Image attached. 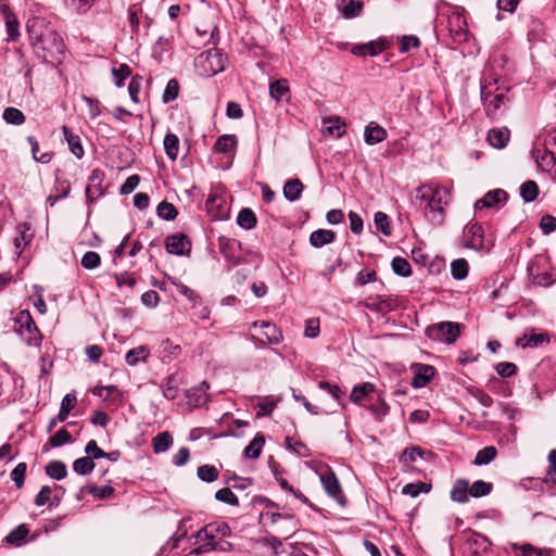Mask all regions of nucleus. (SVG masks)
<instances>
[{"label": "nucleus", "instance_id": "nucleus-17", "mask_svg": "<svg viewBox=\"0 0 556 556\" xmlns=\"http://www.w3.org/2000/svg\"><path fill=\"white\" fill-rule=\"evenodd\" d=\"M104 178V173L99 169L94 168L90 176L89 181L90 184L86 187V199L88 202H92L96 198L100 197L102 194V187L101 184Z\"/></svg>", "mask_w": 556, "mask_h": 556}, {"label": "nucleus", "instance_id": "nucleus-46", "mask_svg": "<svg viewBox=\"0 0 556 556\" xmlns=\"http://www.w3.org/2000/svg\"><path fill=\"white\" fill-rule=\"evenodd\" d=\"M431 489L430 484L425 482L407 483L402 489V494L410 497H417L421 493H428Z\"/></svg>", "mask_w": 556, "mask_h": 556}, {"label": "nucleus", "instance_id": "nucleus-51", "mask_svg": "<svg viewBox=\"0 0 556 556\" xmlns=\"http://www.w3.org/2000/svg\"><path fill=\"white\" fill-rule=\"evenodd\" d=\"M366 408L374 415L377 420H382V418L386 417L390 410L389 405L380 397L377 399L375 403L366 406Z\"/></svg>", "mask_w": 556, "mask_h": 556}, {"label": "nucleus", "instance_id": "nucleus-36", "mask_svg": "<svg viewBox=\"0 0 556 556\" xmlns=\"http://www.w3.org/2000/svg\"><path fill=\"white\" fill-rule=\"evenodd\" d=\"M257 219L255 213L251 208L240 210L237 216V224L247 230H251L256 226Z\"/></svg>", "mask_w": 556, "mask_h": 556}, {"label": "nucleus", "instance_id": "nucleus-27", "mask_svg": "<svg viewBox=\"0 0 556 556\" xmlns=\"http://www.w3.org/2000/svg\"><path fill=\"white\" fill-rule=\"evenodd\" d=\"M336 239V233L328 229H317L309 236V243L314 248H323L324 245L331 243Z\"/></svg>", "mask_w": 556, "mask_h": 556}, {"label": "nucleus", "instance_id": "nucleus-50", "mask_svg": "<svg viewBox=\"0 0 556 556\" xmlns=\"http://www.w3.org/2000/svg\"><path fill=\"white\" fill-rule=\"evenodd\" d=\"M288 92L289 86L286 79L276 80L269 86V96L276 101H280Z\"/></svg>", "mask_w": 556, "mask_h": 556}, {"label": "nucleus", "instance_id": "nucleus-62", "mask_svg": "<svg viewBox=\"0 0 556 556\" xmlns=\"http://www.w3.org/2000/svg\"><path fill=\"white\" fill-rule=\"evenodd\" d=\"M49 442L52 447H60L66 443L72 442V437L66 429L62 428L50 438Z\"/></svg>", "mask_w": 556, "mask_h": 556}, {"label": "nucleus", "instance_id": "nucleus-6", "mask_svg": "<svg viewBox=\"0 0 556 556\" xmlns=\"http://www.w3.org/2000/svg\"><path fill=\"white\" fill-rule=\"evenodd\" d=\"M201 58L206 76H214L225 70L226 58L217 49L207 50Z\"/></svg>", "mask_w": 556, "mask_h": 556}, {"label": "nucleus", "instance_id": "nucleus-25", "mask_svg": "<svg viewBox=\"0 0 556 556\" xmlns=\"http://www.w3.org/2000/svg\"><path fill=\"white\" fill-rule=\"evenodd\" d=\"M304 186L300 179H289L283 186V197L289 202H295L301 198Z\"/></svg>", "mask_w": 556, "mask_h": 556}, {"label": "nucleus", "instance_id": "nucleus-64", "mask_svg": "<svg viewBox=\"0 0 556 556\" xmlns=\"http://www.w3.org/2000/svg\"><path fill=\"white\" fill-rule=\"evenodd\" d=\"M539 227L543 235L547 236L556 230V217L549 214H545L541 217Z\"/></svg>", "mask_w": 556, "mask_h": 556}, {"label": "nucleus", "instance_id": "nucleus-2", "mask_svg": "<svg viewBox=\"0 0 556 556\" xmlns=\"http://www.w3.org/2000/svg\"><path fill=\"white\" fill-rule=\"evenodd\" d=\"M497 80L486 83V78L481 81V101L488 115H493L507 101L508 97L498 87H495Z\"/></svg>", "mask_w": 556, "mask_h": 556}, {"label": "nucleus", "instance_id": "nucleus-9", "mask_svg": "<svg viewBox=\"0 0 556 556\" xmlns=\"http://www.w3.org/2000/svg\"><path fill=\"white\" fill-rule=\"evenodd\" d=\"M34 48L36 50H41L49 55H53L62 52L63 41L61 36L51 27L50 30H46V35Z\"/></svg>", "mask_w": 556, "mask_h": 556}, {"label": "nucleus", "instance_id": "nucleus-13", "mask_svg": "<svg viewBox=\"0 0 556 556\" xmlns=\"http://www.w3.org/2000/svg\"><path fill=\"white\" fill-rule=\"evenodd\" d=\"M464 233L466 237L465 245L467 248L477 251L483 249L484 230L480 224L475 223L467 225L464 229Z\"/></svg>", "mask_w": 556, "mask_h": 556}, {"label": "nucleus", "instance_id": "nucleus-45", "mask_svg": "<svg viewBox=\"0 0 556 556\" xmlns=\"http://www.w3.org/2000/svg\"><path fill=\"white\" fill-rule=\"evenodd\" d=\"M326 123L330 124L326 127L327 134L337 138H341L345 134L346 125L340 117H329Z\"/></svg>", "mask_w": 556, "mask_h": 556}, {"label": "nucleus", "instance_id": "nucleus-14", "mask_svg": "<svg viewBox=\"0 0 556 556\" xmlns=\"http://www.w3.org/2000/svg\"><path fill=\"white\" fill-rule=\"evenodd\" d=\"M252 327H260L263 329V336L265 337L266 341H261V346H263L265 343L279 344L282 341V333L275 324L264 320H255L252 323Z\"/></svg>", "mask_w": 556, "mask_h": 556}, {"label": "nucleus", "instance_id": "nucleus-60", "mask_svg": "<svg viewBox=\"0 0 556 556\" xmlns=\"http://www.w3.org/2000/svg\"><path fill=\"white\" fill-rule=\"evenodd\" d=\"M101 263L99 253L93 251L86 252L81 257V266L85 269L91 270L97 268Z\"/></svg>", "mask_w": 556, "mask_h": 556}, {"label": "nucleus", "instance_id": "nucleus-39", "mask_svg": "<svg viewBox=\"0 0 556 556\" xmlns=\"http://www.w3.org/2000/svg\"><path fill=\"white\" fill-rule=\"evenodd\" d=\"M237 146V138L233 135H223L220 136L215 144L214 149L218 153H228L232 151Z\"/></svg>", "mask_w": 556, "mask_h": 556}, {"label": "nucleus", "instance_id": "nucleus-61", "mask_svg": "<svg viewBox=\"0 0 556 556\" xmlns=\"http://www.w3.org/2000/svg\"><path fill=\"white\" fill-rule=\"evenodd\" d=\"M548 468L544 481L546 483L556 484V448L548 454Z\"/></svg>", "mask_w": 556, "mask_h": 556}, {"label": "nucleus", "instance_id": "nucleus-54", "mask_svg": "<svg viewBox=\"0 0 556 556\" xmlns=\"http://www.w3.org/2000/svg\"><path fill=\"white\" fill-rule=\"evenodd\" d=\"M198 478L203 482H214L218 478V470L212 465H202L197 470Z\"/></svg>", "mask_w": 556, "mask_h": 556}, {"label": "nucleus", "instance_id": "nucleus-23", "mask_svg": "<svg viewBox=\"0 0 556 556\" xmlns=\"http://www.w3.org/2000/svg\"><path fill=\"white\" fill-rule=\"evenodd\" d=\"M533 156L538 165L544 169L552 170L556 166V151L545 148L541 153L539 148L534 149Z\"/></svg>", "mask_w": 556, "mask_h": 556}, {"label": "nucleus", "instance_id": "nucleus-8", "mask_svg": "<svg viewBox=\"0 0 556 556\" xmlns=\"http://www.w3.org/2000/svg\"><path fill=\"white\" fill-rule=\"evenodd\" d=\"M165 249L169 254L178 256L189 255L191 241L185 233H175L166 238Z\"/></svg>", "mask_w": 556, "mask_h": 556}, {"label": "nucleus", "instance_id": "nucleus-40", "mask_svg": "<svg viewBox=\"0 0 556 556\" xmlns=\"http://www.w3.org/2000/svg\"><path fill=\"white\" fill-rule=\"evenodd\" d=\"M497 455V450L494 446H485L478 451L473 464L476 466H483L490 464L492 460L495 459Z\"/></svg>", "mask_w": 556, "mask_h": 556}, {"label": "nucleus", "instance_id": "nucleus-12", "mask_svg": "<svg viewBox=\"0 0 556 556\" xmlns=\"http://www.w3.org/2000/svg\"><path fill=\"white\" fill-rule=\"evenodd\" d=\"M410 369L414 371V377L410 384L415 389L426 387L435 374L434 367L427 364L416 363L410 366Z\"/></svg>", "mask_w": 556, "mask_h": 556}, {"label": "nucleus", "instance_id": "nucleus-31", "mask_svg": "<svg viewBox=\"0 0 556 556\" xmlns=\"http://www.w3.org/2000/svg\"><path fill=\"white\" fill-rule=\"evenodd\" d=\"M233 547L232 543L225 540H207L206 543L193 549V553H204L208 551L229 552Z\"/></svg>", "mask_w": 556, "mask_h": 556}, {"label": "nucleus", "instance_id": "nucleus-34", "mask_svg": "<svg viewBox=\"0 0 556 556\" xmlns=\"http://www.w3.org/2000/svg\"><path fill=\"white\" fill-rule=\"evenodd\" d=\"M164 151L170 161H175L179 152V139L175 134L168 132L163 140Z\"/></svg>", "mask_w": 556, "mask_h": 556}, {"label": "nucleus", "instance_id": "nucleus-30", "mask_svg": "<svg viewBox=\"0 0 556 556\" xmlns=\"http://www.w3.org/2000/svg\"><path fill=\"white\" fill-rule=\"evenodd\" d=\"M344 1L345 0H336V5L344 18H354L361 14L363 10V3L361 1L350 0L344 7H341Z\"/></svg>", "mask_w": 556, "mask_h": 556}, {"label": "nucleus", "instance_id": "nucleus-26", "mask_svg": "<svg viewBox=\"0 0 556 556\" xmlns=\"http://www.w3.org/2000/svg\"><path fill=\"white\" fill-rule=\"evenodd\" d=\"M486 139L492 147L502 149L509 140V130L506 127L491 129Z\"/></svg>", "mask_w": 556, "mask_h": 556}, {"label": "nucleus", "instance_id": "nucleus-5", "mask_svg": "<svg viewBox=\"0 0 556 556\" xmlns=\"http://www.w3.org/2000/svg\"><path fill=\"white\" fill-rule=\"evenodd\" d=\"M219 253L224 256L227 267L233 268L243 262L241 242L233 238L220 237L218 239Z\"/></svg>", "mask_w": 556, "mask_h": 556}, {"label": "nucleus", "instance_id": "nucleus-38", "mask_svg": "<svg viewBox=\"0 0 556 556\" xmlns=\"http://www.w3.org/2000/svg\"><path fill=\"white\" fill-rule=\"evenodd\" d=\"M539 195V187L538 184L533 180H527L521 184L520 186V197L521 199L527 202H533L536 200Z\"/></svg>", "mask_w": 556, "mask_h": 556}, {"label": "nucleus", "instance_id": "nucleus-33", "mask_svg": "<svg viewBox=\"0 0 556 556\" xmlns=\"http://www.w3.org/2000/svg\"><path fill=\"white\" fill-rule=\"evenodd\" d=\"M46 475H48L51 479L62 480L67 476L66 465L62 460H51L46 467Z\"/></svg>", "mask_w": 556, "mask_h": 556}, {"label": "nucleus", "instance_id": "nucleus-19", "mask_svg": "<svg viewBox=\"0 0 556 556\" xmlns=\"http://www.w3.org/2000/svg\"><path fill=\"white\" fill-rule=\"evenodd\" d=\"M511 551L520 556H555L556 553L553 548H539L530 543H513Z\"/></svg>", "mask_w": 556, "mask_h": 556}, {"label": "nucleus", "instance_id": "nucleus-1", "mask_svg": "<svg viewBox=\"0 0 556 556\" xmlns=\"http://www.w3.org/2000/svg\"><path fill=\"white\" fill-rule=\"evenodd\" d=\"M450 192L435 184H425L415 189L413 204L422 210L426 218L433 225L444 220V207L447 205Z\"/></svg>", "mask_w": 556, "mask_h": 556}, {"label": "nucleus", "instance_id": "nucleus-15", "mask_svg": "<svg viewBox=\"0 0 556 556\" xmlns=\"http://www.w3.org/2000/svg\"><path fill=\"white\" fill-rule=\"evenodd\" d=\"M508 198V193L503 189H494L488 191L481 199L475 203V208H491L501 202H505Z\"/></svg>", "mask_w": 556, "mask_h": 556}, {"label": "nucleus", "instance_id": "nucleus-35", "mask_svg": "<svg viewBox=\"0 0 556 556\" xmlns=\"http://www.w3.org/2000/svg\"><path fill=\"white\" fill-rule=\"evenodd\" d=\"M173 445V437L169 432L164 431L156 434L152 440L154 453H164Z\"/></svg>", "mask_w": 556, "mask_h": 556}, {"label": "nucleus", "instance_id": "nucleus-56", "mask_svg": "<svg viewBox=\"0 0 556 556\" xmlns=\"http://www.w3.org/2000/svg\"><path fill=\"white\" fill-rule=\"evenodd\" d=\"M390 47L389 40L386 38H380L378 40H372L366 43V52L367 55L376 56L382 51L387 50Z\"/></svg>", "mask_w": 556, "mask_h": 556}, {"label": "nucleus", "instance_id": "nucleus-24", "mask_svg": "<svg viewBox=\"0 0 556 556\" xmlns=\"http://www.w3.org/2000/svg\"><path fill=\"white\" fill-rule=\"evenodd\" d=\"M29 529L26 525L22 523L12 529L5 536V542L10 545L20 547L27 542Z\"/></svg>", "mask_w": 556, "mask_h": 556}, {"label": "nucleus", "instance_id": "nucleus-48", "mask_svg": "<svg viewBox=\"0 0 556 556\" xmlns=\"http://www.w3.org/2000/svg\"><path fill=\"white\" fill-rule=\"evenodd\" d=\"M156 211L159 217L167 222L174 220L178 215V211L175 205L167 201H162L159 203Z\"/></svg>", "mask_w": 556, "mask_h": 556}, {"label": "nucleus", "instance_id": "nucleus-3", "mask_svg": "<svg viewBox=\"0 0 556 556\" xmlns=\"http://www.w3.org/2000/svg\"><path fill=\"white\" fill-rule=\"evenodd\" d=\"M15 331L27 345H39L41 337L28 311H21L15 318Z\"/></svg>", "mask_w": 556, "mask_h": 556}, {"label": "nucleus", "instance_id": "nucleus-20", "mask_svg": "<svg viewBox=\"0 0 556 556\" xmlns=\"http://www.w3.org/2000/svg\"><path fill=\"white\" fill-rule=\"evenodd\" d=\"M387 130L376 122L368 123L364 129V141L368 146L382 142L387 139Z\"/></svg>", "mask_w": 556, "mask_h": 556}, {"label": "nucleus", "instance_id": "nucleus-43", "mask_svg": "<svg viewBox=\"0 0 556 556\" xmlns=\"http://www.w3.org/2000/svg\"><path fill=\"white\" fill-rule=\"evenodd\" d=\"M493 485L491 482H485L483 480L475 481L469 488V495L479 498L482 496H486L491 493Z\"/></svg>", "mask_w": 556, "mask_h": 556}, {"label": "nucleus", "instance_id": "nucleus-63", "mask_svg": "<svg viewBox=\"0 0 556 556\" xmlns=\"http://www.w3.org/2000/svg\"><path fill=\"white\" fill-rule=\"evenodd\" d=\"M26 470H27L26 463H18L11 472V478L14 481L15 486L17 489H21L24 485Z\"/></svg>", "mask_w": 556, "mask_h": 556}, {"label": "nucleus", "instance_id": "nucleus-42", "mask_svg": "<svg viewBox=\"0 0 556 556\" xmlns=\"http://www.w3.org/2000/svg\"><path fill=\"white\" fill-rule=\"evenodd\" d=\"M469 265L465 258H457L451 264L452 277L456 280H463L468 275Z\"/></svg>", "mask_w": 556, "mask_h": 556}, {"label": "nucleus", "instance_id": "nucleus-18", "mask_svg": "<svg viewBox=\"0 0 556 556\" xmlns=\"http://www.w3.org/2000/svg\"><path fill=\"white\" fill-rule=\"evenodd\" d=\"M208 384L206 381L201 382L197 387H192L187 390L186 397L188 400V404L192 407H201L207 402V393Z\"/></svg>", "mask_w": 556, "mask_h": 556}, {"label": "nucleus", "instance_id": "nucleus-59", "mask_svg": "<svg viewBox=\"0 0 556 556\" xmlns=\"http://www.w3.org/2000/svg\"><path fill=\"white\" fill-rule=\"evenodd\" d=\"M318 388L323 391H326L328 394L331 395L332 399H334L339 403H341V400L344 396V392L338 384H332L328 381H319Z\"/></svg>", "mask_w": 556, "mask_h": 556}, {"label": "nucleus", "instance_id": "nucleus-29", "mask_svg": "<svg viewBox=\"0 0 556 556\" xmlns=\"http://www.w3.org/2000/svg\"><path fill=\"white\" fill-rule=\"evenodd\" d=\"M62 131L64 138L68 144L71 152L77 157L81 159L85 154L84 148L81 146L80 139L78 136L74 135L72 130L67 126L62 127Z\"/></svg>", "mask_w": 556, "mask_h": 556}, {"label": "nucleus", "instance_id": "nucleus-58", "mask_svg": "<svg viewBox=\"0 0 556 556\" xmlns=\"http://www.w3.org/2000/svg\"><path fill=\"white\" fill-rule=\"evenodd\" d=\"M424 451L418 446L407 447L403 451L400 462L404 465L415 463L417 458L422 457Z\"/></svg>", "mask_w": 556, "mask_h": 556}, {"label": "nucleus", "instance_id": "nucleus-49", "mask_svg": "<svg viewBox=\"0 0 556 556\" xmlns=\"http://www.w3.org/2000/svg\"><path fill=\"white\" fill-rule=\"evenodd\" d=\"M178 96H179V83L177 79L172 78L168 80V83L164 89V92L162 96V101H163V103L167 104V103L175 101L178 98Z\"/></svg>", "mask_w": 556, "mask_h": 556}, {"label": "nucleus", "instance_id": "nucleus-44", "mask_svg": "<svg viewBox=\"0 0 556 556\" xmlns=\"http://www.w3.org/2000/svg\"><path fill=\"white\" fill-rule=\"evenodd\" d=\"M96 465L92 462V458H89L87 456L77 458L73 463V470L80 476L89 475L93 471Z\"/></svg>", "mask_w": 556, "mask_h": 556}, {"label": "nucleus", "instance_id": "nucleus-7", "mask_svg": "<svg viewBox=\"0 0 556 556\" xmlns=\"http://www.w3.org/2000/svg\"><path fill=\"white\" fill-rule=\"evenodd\" d=\"M320 482L326 493L334 498L338 503L344 504L345 497L341 488V484L331 469H327L320 475Z\"/></svg>", "mask_w": 556, "mask_h": 556}, {"label": "nucleus", "instance_id": "nucleus-53", "mask_svg": "<svg viewBox=\"0 0 556 556\" xmlns=\"http://www.w3.org/2000/svg\"><path fill=\"white\" fill-rule=\"evenodd\" d=\"M112 75H113V78H114L115 86L117 88H122L124 86V81L128 77H130L131 70H130V67L127 64L123 63L118 67H113L112 68Z\"/></svg>", "mask_w": 556, "mask_h": 556}, {"label": "nucleus", "instance_id": "nucleus-10", "mask_svg": "<svg viewBox=\"0 0 556 556\" xmlns=\"http://www.w3.org/2000/svg\"><path fill=\"white\" fill-rule=\"evenodd\" d=\"M549 341L548 333L532 328L529 333H525L516 340V345L522 349H536L548 344Z\"/></svg>", "mask_w": 556, "mask_h": 556}, {"label": "nucleus", "instance_id": "nucleus-41", "mask_svg": "<svg viewBox=\"0 0 556 556\" xmlns=\"http://www.w3.org/2000/svg\"><path fill=\"white\" fill-rule=\"evenodd\" d=\"M392 270L400 277H408L412 275V266L409 262L401 256H396L391 262Z\"/></svg>", "mask_w": 556, "mask_h": 556}, {"label": "nucleus", "instance_id": "nucleus-37", "mask_svg": "<svg viewBox=\"0 0 556 556\" xmlns=\"http://www.w3.org/2000/svg\"><path fill=\"white\" fill-rule=\"evenodd\" d=\"M375 386L370 382H364L355 386L351 392L350 399L353 403L359 404L366 396L372 393Z\"/></svg>", "mask_w": 556, "mask_h": 556}, {"label": "nucleus", "instance_id": "nucleus-16", "mask_svg": "<svg viewBox=\"0 0 556 556\" xmlns=\"http://www.w3.org/2000/svg\"><path fill=\"white\" fill-rule=\"evenodd\" d=\"M50 26L45 18L33 17L27 22V33L33 47L38 45L39 40L46 35V30H50Z\"/></svg>", "mask_w": 556, "mask_h": 556}, {"label": "nucleus", "instance_id": "nucleus-55", "mask_svg": "<svg viewBox=\"0 0 556 556\" xmlns=\"http://www.w3.org/2000/svg\"><path fill=\"white\" fill-rule=\"evenodd\" d=\"M3 119L11 125H22L25 122V116L23 112L16 108H7L3 111L2 115Z\"/></svg>", "mask_w": 556, "mask_h": 556}, {"label": "nucleus", "instance_id": "nucleus-21", "mask_svg": "<svg viewBox=\"0 0 556 556\" xmlns=\"http://www.w3.org/2000/svg\"><path fill=\"white\" fill-rule=\"evenodd\" d=\"M5 16L7 41H17L21 37L20 24L16 16L9 10L7 5L1 7Z\"/></svg>", "mask_w": 556, "mask_h": 556}, {"label": "nucleus", "instance_id": "nucleus-28", "mask_svg": "<svg viewBox=\"0 0 556 556\" xmlns=\"http://www.w3.org/2000/svg\"><path fill=\"white\" fill-rule=\"evenodd\" d=\"M150 351L146 345H139L129 350L125 355V362L128 366H137L140 362H147Z\"/></svg>", "mask_w": 556, "mask_h": 556}, {"label": "nucleus", "instance_id": "nucleus-32", "mask_svg": "<svg viewBox=\"0 0 556 556\" xmlns=\"http://www.w3.org/2000/svg\"><path fill=\"white\" fill-rule=\"evenodd\" d=\"M265 444V438L262 433H256L253 440L244 448L243 454L247 458L256 459L262 453V448Z\"/></svg>", "mask_w": 556, "mask_h": 556}, {"label": "nucleus", "instance_id": "nucleus-47", "mask_svg": "<svg viewBox=\"0 0 556 556\" xmlns=\"http://www.w3.org/2000/svg\"><path fill=\"white\" fill-rule=\"evenodd\" d=\"M279 399H274L273 396H266L262 402L256 404L257 413L256 416L265 417L270 416L274 408L277 406Z\"/></svg>", "mask_w": 556, "mask_h": 556}, {"label": "nucleus", "instance_id": "nucleus-22", "mask_svg": "<svg viewBox=\"0 0 556 556\" xmlns=\"http://www.w3.org/2000/svg\"><path fill=\"white\" fill-rule=\"evenodd\" d=\"M453 502L464 504L469 500V482L466 479H457L450 492Z\"/></svg>", "mask_w": 556, "mask_h": 556}, {"label": "nucleus", "instance_id": "nucleus-57", "mask_svg": "<svg viewBox=\"0 0 556 556\" xmlns=\"http://www.w3.org/2000/svg\"><path fill=\"white\" fill-rule=\"evenodd\" d=\"M215 498L218 502L225 503L230 506H238L239 501L236 494L229 488H223L216 491Z\"/></svg>", "mask_w": 556, "mask_h": 556}, {"label": "nucleus", "instance_id": "nucleus-52", "mask_svg": "<svg viewBox=\"0 0 556 556\" xmlns=\"http://www.w3.org/2000/svg\"><path fill=\"white\" fill-rule=\"evenodd\" d=\"M170 40L166 37H159L155 43L152 47V56L157 61H163L164 53L169 49Z\"/></svg>", "mask_w": 556, "mask_h": 556}, {"label": "nucleus", "instance_id": "nucleus-4", "mask_svg": "<svg viewBox=\"0 0 556 556\" xmlns=\"http://www.w3.org/2000/svg\"><path fill=\"white\" fill-rule=\"evenodd\" d=\"M426 334L431 340L451 344L459 337V325L453 321L433 324L427 327Z\"/></svg>", "mask_w": 556, "mask_h": 556}, {"label": "nucleus", "instance_id": "nucleus-11", "mask_svg": "<svg viewBox=\"0 0 556 556\" xmlns=\"http://www.w3.org/2000/svg\"><path fill=\"white\" fill-rule=\"evenodd\" d=\"M231 534L230 527L224 521L211 522L203 528H201L195 538L200 541L214 540L217 535H222L223 538L229 536Z\"/></svg>", "mask_w": 556, "mask_h": 556}]
</instances>
